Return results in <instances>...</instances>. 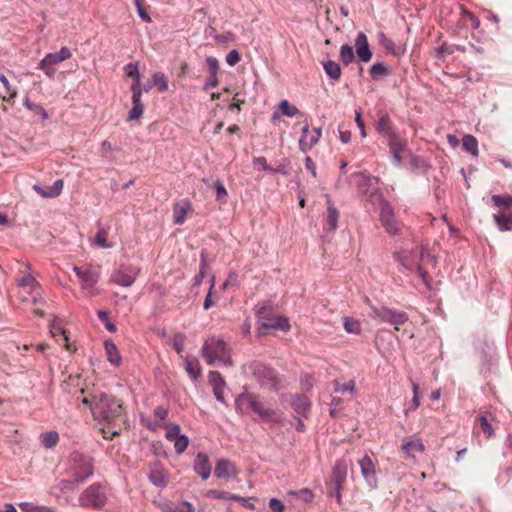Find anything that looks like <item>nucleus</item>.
I'll return each instance as SVG.
<instances>
[{
	"instance_id": "1",
	"label": "nucleus",
	"mask_w": 512,
	"mask_h": 512,
	"mask_svg": "<svg viewBox=\"0 0 512 512\" xmlns=\"http://www.w3.org/2000/svg\"><path fill=\"white\" fill-rule=\"evenodd\" d=\"M81 402L91 410L95 419L112 422L122 415V404L115 397L103 392L83 397Z\"/></svg>"
},
{
	"instance_id": "2",
	"label": "nucleus",
	"mask_w": 512,
	"mask_h": 512,
	"mask_svg": "<svg viewBox=\"0 0 512 512\" xmlns=\"http://www.w3.org/2000/svg\"><path fill=\"white\" fill-rule=\"evenodd\" d=\"M425 253L426 249L424 247L416 246L413 249H402L401 251L396 252L395 257L406 270L410 272L416 270L424 284L427 287H430L428 274L420 264L425 256Z\"/></svg>"
},
{
	"instance_id": "3",
	"label": "nucleus",
	"mask_w": 512,
	"mask_h": 512,
	"mask_svg": "<svg viewBox=\"0 0 512 512\" xmlns=\"http://www.w3.org/2000/svg\"><path fill=\"white\" fill-rule=\"evenodd\" d=\"M18 296L23 302H36L41 296V287L30 273V266L24 265L17 276Z\"/></svg>"
},
{
	"instance_id": "4",
	"label": "nucleus",
	"mask_w": 512,
	"mask_h": 512,
	"mask_svg": "<svg viewBox=\"0 0 512 512\" xmlns=\"http://www.w3.org/2000/svg\"><path fill=\"white\" fill-rule=\"evenodd\" d=\"M108 487L100 483H93L79 496V504L84 508H103L108 501Z\"/></svg>"
},
{
	"instance_id": "5",
	"label": "nucleus",
	"mask_w": 512,
	"mask_h": 512,
	"mask_svg": "<svg viewBox=\"0 0 512 512\" xmlns=\"http://www.w3.org/2000/svg\"><path fill=\"white\" fill-rule=\"evenodd\" d=\"M246 372L251 374L262 386L277 389L279 385L277 372L264 363L251 362L246 366Z\"/></svg>"
},
{
	"instance_id": "6",
	"label": "nucleus",
	"mask_w": 512,
	"mask_h": 512,
	"mask_svg": "<svg viewBox=\"0 0 512 512\" xmlns=\"http://www.w3.org/2000/svg\"><path fill=\"white\" fill-rule=\"evenodd\" d=\"M370 317L381 323H389L399 330V326L408 321V315L403 311L392 310L385 306H371Z\"/></svg>"
},
{
	"instance_id": "7",
	"label": "nucleus",
	"mask_w": 512,
	"mask_h": 512,
	"mask_svg": "<svg viewBox=\"0 0 512 512\" xmlns=\"http://www.w3.org/2000/svg\"><path fill=\"white\" fill-rule=\"evenodd\" d=\"M77 277L79 278L81 287L89 295L95 294V285L100 278V266L92 264H83L81 266H74Z\"/></svg>"
},
{
	"instance_id": "8",
	"label": "nucleus",
	"mask_w": 512,
	"mask_h": 512,
	"mask_svg": "<svg viewBox=\"0 0 512 512\" xmlns=\"http://www.w3.org/2000/svg\"><path fill=\"white\" fill-rule=\"evenodd\" d=\"M256 312L259 317V322L261 324V329H279L284 332H288L291 328L290 322L287 317L277 316V317H268L266 313L271 310V307L265 304H257L255 306Z\"/></svg>"
},
{
	"instance_id": "9",
	"label": "nucleus",
	"mask_w": 512,
	"mask_h": 512,
	"mask_svg": "<svg viewBox=\"0 0 512 512\" xmlns=\"http://www.w3.org/2000/svg\"><path fill=\"white\" fill-rule=\"evenodd\" d=\"M70 461L76 482H83L93 474L94 468L90 457L73 452L70 456Z\"/></svg>"
},
{
	"instance_id": "10",
	"label": "nucleus",
	"mask_w": 512,
	"mask_h": 512,
	"mask_svg": "<svg viewBox=\"0 0 512 512\" xmlns=\"http://www.w3.org/2000/svg\"><path fill=\"white\" fill-rule=\"evenodd\" d=\"M71 56L70 49L63 46L58 52L48 53L38 64V69L43 70L46 76L52 78L56 73L55 65L69 59Z\"/></svg>"
},
{
	"instance_id": "11",
	"label": "nucleus",
	"mask_w": 512,
	"mask_h": 512,
	"mask_svg": "<svg viewBox=\"0 0 512 512\" xmlns=\"http://www.w3.org/2000/svg\"><path fill=\"white\" fill-rule=\"evenodd\" d=\"M139 272L140 269L136 266L122 264L112 274L110 282L123 287H130L137 279Z\"/></svg>"
},
{
	"instance_id": "12",
	"label": "nucleus",
	"mask_w": 512,
	"mask_h": 512,
	"mask_svg": "<svg viewBox=\"0 0 512 512\" xmlns=\"http://www.w3.org/2000/svg\"><path fill=\"white\" fill-rule=\"evenodd\" d=\"M380 220L389 234L397 235L401 232L400 224L395 217L390 203L383 198L380 201Z\"/></svg>"
},
{
	"instance_id": "13",
	"label": "nucleus",
	"mask_w": 512,
	"mask_h": 512,
	"mask_svg": "<svg viewBox=\"0 0 512 512\" xmlns=\"http://www.w3.org/2000/svg\"><path fill=\"white\" fill-rule=\"evenodd\" d=\"M202 353L208 364H213L217 360L221 361L224 355V341L220 338L208 339L202 348Z\"/></svg>"
},
{
	"instance_id": "14",
	"label": "nucleus",
	"mask_w": 512,
	"mask_h": 512,
	"mask_svg": "<svg viewBox=\"0 0 512 512\" xmlns=\"http://www.w3.org/2000/svg\"><path fill=\"white\" fill-rule=\"evenodd\" d=\"M236 406L242 411L251 410L258 414L260 417L265 418L269 416V411L266 410L262 403L258 402L253 395H240L236 399Z\"/></svg>"
},
{
	"instance_id": "15",
	"label": "nucleus",
	"mask_w": 512,
	"mask_h": 512,
	"mask_svg": "<svg viewBox=\"0 0 512 512\" xmlns=\"http://www.w3.org/2000/svg\"><path fill=\"white\" fill-rule=\"evenodd\" d=\"M166 439L174 443L175 451L181 454L189 444L188 437L180 434V427L176 424H170L166 427Z\"/></svg>"
},
{
	"instance_id": "16",
	"label": "nucleus",
	"mask_w": 512,
	"mask_h": 512,
	"mask_svg": "<svg viewBox=\"0 0 512 512\" xmlns=\"http://www.w3.org/2000/svg\"><path fill=\"white\" fill-rule=\"evenodd\" d=\"M321 137V128L309 129V124L305 123L302 129V136L299 139V147L302 151L310 150L316 145Z\"/></svg>"
},
{
	"instance_id": "17",
	"label": "nucleus",
	"mask_w": 512,
	"mask_h": 512,
	"mask_svg": "<svg viewBox=\"0 0 512 512\" xmlns=\"http://www.w3.org/2000/svg\"><path fill=\"white\" fill-rule=\"evenodd\" d=\"M386 141L392 154L393 163L395 166L399 167L402 163V153L406 150L407 143L397 134L386 139Z\"/></svg>"
},
{
	"instance_id": "18",
	"label": "nucleus",
	"mask_w": 512,
	"mask_h": 512,
	"mask_svg": "<svg viewBox=\"0 0 512 512\" xmlns=\"http://www.w3.org/2000/svg\"><path fill=\"white\" fill-rule=\"evenodd\" d=\"M359 466L361 469L362 476L371 488L377 487V477L375 471V465L370 456L365 455L359 460Z\"/></svg>"
},
{
	"instance_id": "19",
	"label": "nucleus",
	"mask_w": 512,
	"mask_h": 512,
	"mask_svg": "<svg viewBox=\"0 0 512 512\" xmlns=\"http://www.w3.org/2000/svg\"><path fill=\"white\" fill-rule=\"evenodd\" d=\"M191 211L192 204L188 199L177 201L173 206V222L177 225L183 224Z\"/></svg>"
},
{
	"instance_id": "20",
	"label": "nucleus",
	"mask_w": 512,
	"mask_h": 512,
	"mask_svg": "<svg viewBox=\"0 0 512 512\" xmlns=\"http://www.w3.org/2000/svg\"><path fill=\"white\" fill-rule=\"evenodd\" d=\"M356 53L362 62H369L372 58L367 36L364 32H359L355 39Z\"/></svg>"
},
{
	"instance_id": "21",
	"label": "nucleus",
	"mask_w": 512,
	"mask_h": 512,
	"mask_svg": "<svg viewBox=\"0 0 512 512\" xmlns=\"http://www.w3.org/2000/svg\"><path fill=\"white\" fill-rule=\"evenodd\" d=\"M50 333H51L52 337L56 339V341L59 343V345L65 347L66 350H68V351L74 350L72 348V345L69 343L68 335L60 321L54 320L50 324Z\"/></svg>"
},
{
	"instance_id": "22",
	"label": "nucleus",
	"mask_w": 512,
	"mask_h": 512,
	"mask_svg": "<svg viewBox=\"0 0 512 512\" xmlns=\"http://www.w3.org/2000/svg\"><path fill=\"white\" fill-rule=\"evenodd\" d=\"M348 471V461L344 458L336 461L331 476V484L333 486L344 485Z\"/></svg>"
},
{
	"instance_id": "23",
	"label": "nucleus",
	"mask_w": 512,
	"mask_h": 512,
	"mask_svg": "<svg viewBox=\"0 0 512 512\" xmlns=\"http://www.w3.org/2000/svg\"><path fill=\"white\" fill-rule=\"evenodd\" d=\"M401 449L407 457L414 458L415 453L424 452L425 446H424L423 442L421 441V439L411 436V437H407L403 440Z\"/></svg>"
},
{
	"instance_id": "24",
	"label": "nucleus",
	"mask_w": 512,
	"mask_h": 512,
	"mask_svg": "<svg viewBox=\"0 0 512 512\" xmlns=\"http://www.w3.org/2000/svg\"><path fill=\"white\" fill-rule=\"evenodd\" d=\"M149 480L156 486L165 487L169 483V475L159 463H155L150 470Z\"/></svg>"
},
{
	"instance_id": "25",
	"label": "nucleus",
	"mask_w": 512,
	"mask_h": 512,
	"mask_svg": "<svg viewBox=\"0 0 512 512\" xmlns=\"http://www.w3.org/2000/svg\"><path fill=\"white\" fill-rule=\"evenodd\" d=\"M194 470L203 479H207L211 473V465L208 456L204 453H199L194 461Z\"/></svg>"
},
{
	"instance_id": "26",
	"label": "nucleus",
	"mask_w": 512,
	"mask_h": 512,
	"mask_svg": "<svg viewBox=\"0 0 512 512\" xmlns=\"http://www.w3.org/2000/svg\"><path fill=\"white\" fill-rule=\"evenodd\" d=\"M183 360V366L185 371L188 373L192 380H197V378L201 375L200 363L195 357H184L181 356Z\"/></svg>"
},
{
	"instance_id": "27",
	"label": "nucleus",
	"mask_w": 512,
	"mask_h": 512,
	"mask_svg": "<svg viewBox=\"0 0 512 512\" xmlns=\"http://www.w3.org/2000/svg\"><path fill=\"white\" fill-rule=\"evenodd\" d=\"M206 63H207V67H208L210 76L207 79L204 88L208 89L210 87H215L217 85V83H218L217 78H216V74H217V71L219 69V62L214 57H208L207 60H206Z\"/></svg>"
},
{
	"instance_id": "28",
	"label": "nucleus",
	"mask_w": 512,
	"mask_h": 512,
	"mask_svg": "<svg viewBox=\"0 0 512 512\" xmlns=\"http://www.w3.org/2000/svg\"><path fill=\"white\" fill-rule=\"evenodd\" d=\"M376 129L378 133L381 134L385 139L396 135V132L393 130L389 116L387 114L380 116Z\"/></svg>"
},
{
	"instance_id": "29",
	"label": "nucleus",
	"mask_w": 512,
	"mask_h": 512,
	"mask_svg": "<svg viewBox=\"0 0 512 512\" xmlns=\"http://www.w3.org/2000/svg\"><path fill=\"white\" fill-rule=\"evenodd\" d=\"M209 382L213 385V391L216 398L220 401H224V386L222 384L221 374L218 372L211 371L209 373Z\"/></svg>"
},
{
	"instance_id": "30",
	"label": "nucleus",
	"mask_w": 512,
	"mask_h": 512,
	"mask_svg": "<svg viewBox=\"0 0 512 512\" xmlns=\"http://www.w3.org/2000/svg\"><path fill=\"white\" fill-rule=\"evenodd\" d=\"M339 212L332 204L331 200L327 202V218L325 230L334 231L337 228Z\"/></svg>"
},
{
	"instance_id": "31",
	"label": "nucleus",
	"mask_w": 512,
	"mask_h": 512,
	"mask_svg": "<svg viewBox=\"0 0 512 512\" xmlns=\"http://www.w3.org/2000/svg\"><path fill=\"white\" fill-rule=\"evenodd\" d=\"M493 219L500 231H509L512 229V212L505 211L501 214H494Z\"/></svg>"
},
{
	"instance_id": "32",
	"label": "nucleus",
	"mask_w": 512,
	"mask_h": 512,
	"mask_svg": "<svg viewBox=\"0 0 512 512\" xmlns=\"http://www.w3.org/2000/svg\"><path fill=\"white\" fill-rule=\"evenodd\" d=\"M291 405L296 413L305 415L310 409V401L304 395H296L291 402Z\"/></svg>"
},
{
	"instance_id": "33",
	"label": "nucleus",
	"mask_w": 512,
	"mask_h": 512,
	"mask_svg": "<svg viewBox=\"0 0 512 512\" xmlns=\"http://www.w3.org/2000/svg\"><path fill=\"white\" fill-rule=\"evenodd\" d=\"M104 346L108 361L116 367L119 366L121 363V355L116 345L112 341H105Z\"/></svg>"
},
{
	"instance_id": "34",
	"label": "nucleus",
	"mask_w": 512,
	"mask_h": 512,
	"mask_svg": "<svg viewBox=\"0 0 512 512\" xmlns=\"http://www.w3.org/2000/svg\"><path fill=\"white\" fill-rule=\"evenodd\" d=\"M132 109L128 115V121L139 120L144 112V105L141 101V96L132 97Z\"/></svg>"
},
{
	"instance_id": "35",
	"label": "nucleus",
	"mask_w": 512,
	"mask_h": 512,
	"mask_svg": "<svg viewBox=\"0 0 512 512\" xmlns=\"http://www.w3.org/2000/svg\"><path fill=\"white\" fill-rule=\"evenodd\" d=\"M323 68L325 73L329 76L330 79L337 81L341 77V67L340 65L332 60L326 61L323 63Z\"/></svg>"
},
{
	"instance_id": "36",
	"label": "nucleus",
	"mask_w": 512,
	"mask_h": 512,
	"mask_svg": "<svg viewBox=\"0 0 512 512\" xmlns=\"http://www.w3.org/2000/svg\"><path fill=\"white\" fill-rule=\"evenodd\" d=\"M463 148L473 156H478V141L472 135H465L462 139Z\"/></svg>"
},
{
	"instance_id": "37",
	"label": "nucleus",
	"mask_w": 512,
	"mask_h": 512,
	"mask_svg": "<svg viewBox=\"0 0 512 512\" xmlns=\"http://www.w3.org/2000/svg\"><path fill=\"white\" fill-rule=\"evenodd\" d=\"M162 512H194L193 506L188 502H182L178 505L165 504Z\"/></svg>"
},
{
	"instance_id": "38",
	"label": "nucleus",
	"mask_w": 512,
	"mask_h": 512,
	"mask_svg": "<svg viewBox=\"0 0 512 512\" xmlns=\"http://www.w3.org/2000/svg\"><path fill=\"white\" fill-rule=\"evenodd\" d=\"M355 58L353 47L349 44H344L340 48V60L344 65H349Z\"/></svg>"
},
{
	"instance_id": "39",
	"label": "nucleus",
	"mask_w": 512,
	"mask_h": 512,
	"mask_svg": "<svg viewBox=\"0 0 512 512\" xmlns=\"http://www.w3.org/2000/svg\"><path fill=\"white\" fill-rule=\"evenodd\" d=\"M108 230L106 228H99L97 231L95 237H94V243L98 245L99 247L103 248H110L112 247V244L108 242Z\"/></svg>"
},
{
	"instance_id": "40",
	"label": "nucleus",
	"mask_w": 512,
	"mask_h": 512,
	"mask_svg": "<svg viewBox=\"0 0 512 512\" xmlns=\"http://www.w3.org/2000/svg\"><path fill=\"white\" fill-rule=\"evenodd\" d=\"M152 85L158 88L160 92H165L168 89L167 77L161 73L156 72L151 77Z\"/></svg>"
},
{
	"instance_id": "41",
	"label": "nucleus",
	"mask_w": 512,
	"mask_h": 512,
	"mask_svg": "<svg viewBox=\"0 0 512 512\" xmlns=\"http://www.w3.org/2000/svg\"><path fill=\"white\" fill-rule=\"evenodd\" d=\"M343 325L346 332L350 334H359L361 332L360 322L354 318L344 317Z\"/></svg>"
},
{
	"instance_id": "42",
	"label": "nucleus",
	"mask_w": 512,
	"mask_h": 512,
	"mask_svg": "<svg viewBox=\"0 0 512 512\" xmlns=\"http://www.w3.org/2000/svg\"><path fill=\"white\" fill-rule=\"evenodd\" d=\"M370 75L373 79L378 80L388 75V69L383 63L377 62L371 66Z\"/></svg>"
},
{
	"instance_id": "43",
	"label": "nucleus",
	"mask_w": 512,
	"mask_h": 512,
	"mask_svg": "<svg viewBox=\"0 0 512 512\" xmlns=\"http://www.w3.org/2000/svg\"><path fill=\"white\" fill-rule=\"evenodd\" d=\"M279 109L283 115L288 117H294L300 113L299 109L295 105L290 104L287 100L280 102Z\"/></svg>"
},
{
	"instance_id": "44",
	"label": "nucleus",
	"mask_w": 512,
	"mask_h": 512,
	"mask_svg": "<svg viewBox=\"0 0 512 512\" xmlns=\"http://www.w3.org/2000/svg\"><path fill=\"white\" fill-rule=\"evenodd\" d=\"M288 494L291 495V496L298 497L299 499H301L305 503L312 502V500L314 498V494L308 488H303V489H300L298 491H290Z\"/></svg>"
},
{
	"instance_id": "45",
	"label": "nucleus",
	"mask_w": 512,
	"mask_h": 512,
	"mask_svg": "<svg viewBox=\"0 0 512 512\" xmlns=\"http://www.w3.org/2000/svg\"><path fill=\"white\" fill-rule=\"evenodd\" d=\"M491 200L497 207H511L512 206V195H497L491 196Z\"/></svg>"
},
{
	"instance_id": "46",
	"label": "nucleus",
	"mask_w": 512,
	"mask_h": 512,
	"mask_svg": "<svg viewBox=\"0 0 512 512\" xmlns=\"http://www.w3.org/2000/svg\"><path fill=\"white\" fill-rule=\"evenodd\" d=\"M59 441V435L55 431H49L42 436V443L46 448L54 447Z\"/></svg>"
},
{
	"instance_id": "47",
	"label": "nucleus",
	"mask_w": 512,
	"mask_h": 512,
	"mask_svg": "<svg viewBox=\"0 0 512 512\" xmlns=\"http://www.w3.org/2000/svg\"><path fill=\"white\" fill-rule=\"evenodd\" d=\"M19 508L23 512H36V511H39V512H54L52 510V508H50V507H47V506H35L32 503H28V502L20 503L19 504Z\"/></svg>"
},
{
	"instance_id": "48",
	"label": "nucleus",
	"mask_w": 512,
	"mask_h": 512,
	"mask_svg": "<svg viewBox=\"0 0 512 512\" xmlns=\"http://www.w3.org/2000/svg\"><path fill=\"white\" fill-rule=\"evenodd\" d=\"M333 384H334L336 392L349 391L353 395L356 394V388H355V381L354 380H350V381H348L347 383H344V384H341L339 381L335 380L333 382Z\"/></svg>"
},
{
	"instance_id": "49",
	"label": "nucleus",
	"mask_w": 512,
	"mask_h": 512,
	"mask_svg": "<svg viewBox=\"0 0 512 512\" xmlns=\"http://www.w3.org/2000/svg\"><path fill=\"white\" fill-rule=\"evenodd\" d=\"M139 17L146 23H151L152 19L146 11L145 0H134Z\"/></svg>"
},
{
	"instance_id": "50",
	"label": "nucleus",
	"mask_w": 512,
	"mask_h": 512,
	"mask_svg": "<svg viewBox=\"0 0 512 512\" xmlns=\"http://www.w3.org/2000/svg\"><path fill=\"white\" fill-rule=\"evenodd\" d=\"M357 178L359 190L361 193L367 192V187L370 184L371 178L363 172L356 173L354 175Z\"/></svg>"
},
{
	"instance_id": "51",
	"label": "nucleus",
	"mask_w": 512,
	"mask_h": 512,
	"mask_svg": "<svg viewBox=\"0 0 512 512\" xmlns=\"http://www.w3.org/2000/svg\"><path fill=\"white\" fill-rule=\"evenodd\" d=\"M479 423H480V428L483 431V433L485 434V436L487 438H491L494 435V429H493L491 423L488 421L487 417L484 415H481L479 417Z\"/></svg>"
},
{
	"instance_id": "52",
	"label": "nucleus",
	"mask_w": 512,
	"mask_h": 512,
	"mask_svg": "<svg viewBox=\"0 0 512 512\" xmlns=\"http://www.w3.org/2000/svg\"><path fill=\"white\" fill-rule=\"evenodd\" d=\"M185 340L186 336L183 333H177L173 336V347L180 357L183 356Z\"/></svg>"
},
{
	"instance_id": "53",
	"label": "nucleus",
	"mask_w": 512,
	"mask_h": 512,
	"mask_svg": "<svg viewBox=\"0 0 512 512\" xmlns=\"http://www.w3.org/2000/svg\"><path fill=\"white\" fill-rule=\"evenodd\" d=\"M63 189V181L62 180H56L52 186H48V192H45L46 195L51 197L58 196Z\"/></svg>"
},
{
	"instance_id": "54",
	"label": "nucleus",
	"mask_w": 512,
	"mask_h": 512,
	"mask_svg": "<svg viewBox=\"0 0 512 512\" xmlns=\"http://www.w3.org/2000/svg\"><path fill=\"white\" fill-rule=\"evenodd\" d=\"M126 75L132 79L140 77L138 66L136 63H128L124 66Z\"/></svg>"
},
{
	"instance_id": "55",
	"label": "nucleus",
	"mask_w": 512,
	"mask_h": 512,
	"mask_svg": "<svg viewBox=\"0 0 512 512\" xmlns=\"http://www.w3.org/2000/svg\"><path fill=\"white\" fill-rule=\"evenodd\" d=\"M462 11H463V17L465 18V20L469 21L471 28L472 29L479 28L480 20L473 13H471L467 10H464V9Z\"/></svg>"
},
{
	"instance_id": "56",
	"label": "nucleus",
	"mask_w": 512,
	"mask_h": 512,
	"mask_svg": "<svg viewBox=\"0 0 512 512\" xmlns=\"http://www.w3.org/2000/svg\"><path fill=\"white\" fill-rule=\"evenodd\" d=\"M254 168H261L262 170L269 172L272 171V168L267 164V160L265 157H254L253 159Z\"/></svg>"
},
{
	"instance_id": "57",
	"label": "nucleus",
	"mask_w": 512,
	"mask_h": 512,
	"mask_svg": "<svg viewBox=\"0 0 512 512\" xmlns=\"http://www.w3.org/2000/svg\"><path fill=\"white\" fill-rule=\"evenodd\" d=\"M412 391H413V399H412L411 409L415 410L420 406L419 385L415 382H412Z\"/></svg>"
},
{
	"instance_id": "58",
	"label": "nucleus",
	"mask_w": 512,
	"mask_h": 512,
	"mask_svg": "<svg viewBox=\"0 0 512 512\" xmlns=\"http://www.w3.org/2000/svg\"><path fill=\"white\" fill-rule=\"evenodd\" d=\"M241 60V55L238 50L233 49L226 55V63L231 66L236 65Z\"/></svg>"
},
{
	"instance_id": "59",
	"label": "nucleus",
	"mask_w": 512,
	"mask_h": 512,
	"mask_svg": "<svg viewBox=\"0 0 512 512\" xmlns=\"http://www.w3.org/2000/svg\"><path fill=\"white\" fill-rule=\"evenodd\" d=\"M132 97L142 96L143 89L140 82V77L133 79V83L131 85Z\"/></svg>"
},
{
	"instance_id": "60",
	"label": "nucleus",
	"mask_w": 512,
	"mask_h": 512,
	"mask_svg": "<svg viewBox=\"0 0 512 512\" xmlns=\"http://www.w3.org/2000/svg\"><path fill=\"white\" fill-rule=\"evenodd\" d=\"M269 507L273 512H284V504L277 498H271L269 501Z\"/></svg>"
},
{
	"instance_id": "61",
	"label": "nucleus",
	"mask_w": 512,
	"mask_h": 512,
	"mask_svg": "<svg viewBox=\"0 0 512 512\" xmlns=\"http://www.w3.org/2000/svg\"><path fill=\"white\" fill-rule=\"evenodd\" d=\"M168 415V410L164 408L163 406H158L154 410V416L156 418V421H163L166 419Z\"/></svg>"
},
{
	"instance_id": "62",
	"label": "nucleus",
	"mask_w": 512,
	"mask_h": 512,
	"mask_svg": "<svg viewBox=\"0 0 512 512\" xmlns=\"http://www.w3.org/2000/svg\"><path fill=\"white\" fill-rule=\"evenodd\" d=\"M355 122L360 130L361 136L363 138H365L367 134H366V130H365V125L361 118V112L359 110L355 111Z\"/></svg>"
},
{
	"instance_id": "63",
	"label": "nucleus",
	"mask_w": 512,
	"mask_h": 512,
	"mask_svg": "<svg viewBox=\"0 0 512 512\" xmlns=\"http://www.w3.org/2000/svg\"><path fill=\"white\" fill-rule=\"evenodd\" d=\"M0 81L1 83L3 84V86L6 88L7 90V93H9V98H14L16 96V91L11 89V86L9 84V81L8 79L6 78L5 75L1 74L0 75Z\"/></svg>"
},
{
	"instance_id": "64",
	"label": "nucleus",
	"mask_w": 512,
	"mask_h": 512,
	"mask_svg": "<svg viewBox=\"0 0 512 512\" xmlns=\"http://www.w3.org/2000/svg\"><path fill=\"white\" fill-rule=\"evenodd\" d=\"M342 490H343V485H340L339 487L333 486V491L329 492L330 496H334L336 498V501L338 504H340L341 500H342Z\"/></svg>"
}]
</instances>
